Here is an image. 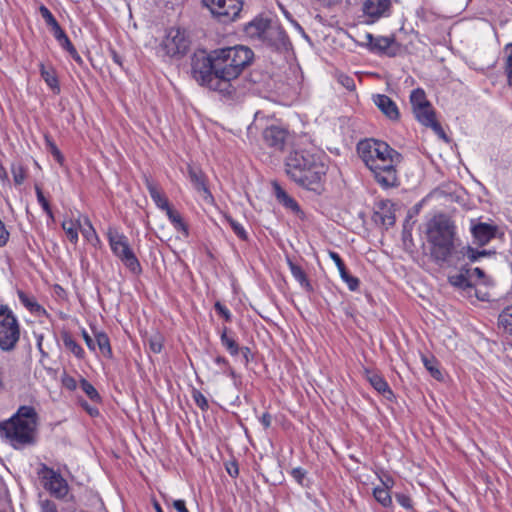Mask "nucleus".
Instances as JSON below:
<instances>
[{"label": "nucleus", "instance_id": "f257e3e1", "mask_svg": "<svg viewBox=\"0 0 512 512\" xmlns=\"http://www.w3.org/2000/svg\"><path fill=\"white\" fill-rule=\"evenodd\" d=\"M357 153L379 186L388 189L399 185L402 155L398 151L384 141L365 139L358 143Z\"/></svg>", "mask_w": 512, "mask_h": 512}, {"label": "nucleus", "instance_id": "f03ea898", "mask_svg": "<svg viewBox=\"0 0 512 512\" xmlns=\"http://www.w3.org/2000/svg\"><path fill=\"white\" fill-rule=\"evenodd\" d=\"M253 57V51L243 45L215 49L213 61L218 78L212 82L215 91L225 96L233 95L239 76L251 64Z\"/></svg>", "mask_w": 512, "mask_h": 512}, {"label": "nucleus", "instance_id": "7ed1b4c3", "mask_svg": "<svg viewBox=\"0 0 512 512\" xmlns=\"http://www.w3.org/2000/svg\"><path fill=\"white\" fill-rule=\"evenodd\" d=\"M326 158L306 150L291 152L285 161L287 175L298 185L317 190L327 172Z\"/></svg>", "mask_w": 512, "mask_h": 512}, {"label": "nucleus", "instance_id": "20e7f679", "mask_svg": "<svg viewBox=\"0 0 512 512\" xmlns=\"http://www.w3.org/2000/svg\"><path fill=\"white\" fill-rule=\"evenodd\" d=\"M425 234L431 257L438 263L449 262L459 246L454 221L445 214L434 215L426 223Z\"/></svg>", "mask_w": 512, "mask_h": 512}, {"label": "nucleus", "instance_id": "39448f33", "mask_svg": "<svg viewBox=\"0 0 512 512\" xmlns=\"http://www.w3.org/2000/svg\"><path fill=\"white\" fill-rule=\"evenodd\" d=\"M37 413L33 407L22 406L9 420L0 424V431L15 448L34 441Z\"/></svg>", "mask_w": 512, "mask_h": 512}, {"label": "nucleus", "instance_id": "423d86ee", "mask_svg": "<svg viewBox=\"0 0 512 512\" xmlns=\"http://www.w3.org/2000/svg\"><path fill=\"white\" fill-rule=\"evenodd\" d=\"M190 45L191 39L185 29L171 27L161 39L157 53L163 58L180 59L188 53Z\"/></svg>", "mask_w": 512, "mask_h": 512}, {"label": "nucleus", "instance_id": "0eeeda50", "mask_svg": "<svg viewBox=\"0 0 512 512\" xmlns=\"http://www.w3.org/2000/svg\"><path fill=\"white\" fill-rule=\"evenodd\" d=\"M107 239L112 253L123 263V265L133 274L138 275L142 268L138 258L133 252L126 235L119 232L114 227H109Z\"/></svg>", "mask_w": 512, "mask_h": 512}, {"label": "nucleus", "instance_id": "6e6552de", "mask_svg": "<svg viewBox=\"0 0 512 512\" xmlns=\"http://www.w3.org/2000/svg\"><path fill=\"white\" fill-rule=\"evenodd\" d=\"M20 339V326L11 310L0 306V349L13 350Z\"/></svg>", "mask_w": 512, "mask_h": 512}, {"label": "nucleus", "instance_id": "1a4fd4ad", "mask_svg": "<svg viewBox=\"0 0 512 512\" xmlns=\"http://www.w3.org/2000/svg\"><path fill=\"white\" fill-rule=\"evenodd\" d=\"M213 58L214 50L211 51L208 55H195L192 61V72L198 83L206 86L210 90L215 91V87L212 86V82L214 83L213 80L215 78L218 80V78L215 74Z\"/></svg>", "mask_w": 512, "mask_h": 512}, {"label": "nucleus", "instance_id": "9d476101", "mask_svg": "<svg viewBox=\"0 0 512 512\" xmlns=\"http://www.w3.org/2000/svg\"><path fill=\"white\" fill-rule=\"evenodd\" d=\"M203 3L223 22L234 21L243 8V0H203Z\"/></svg>", "mask_w": 512, "mask_h": 512}, {"label": "nucleus", "instance_id": "9b49d317", "mask_svg": "<svg viewBox=\"0 0 512 512\" xmlns=\"http://www.w3.org/2000/svg\"><path fill=\"white\" fill-rule=\"evenodd\" d=\"M44 488L56 498L62 499L67 496L69 486L67 481L55 470L43 466L39 472Z\"/></svg>", "mask_w": 512, "mask_h": 512}, {"label": "nucleus", "instance_id": "f8f14e48", "mask_svg": "<svg viewBox=\"0 0 512 512\" xmlns=\"http://www.w3.org/2000/svg\"><path fill=\"white\" fill-rule=\"evenodd\" d=\"M246 34L251 38L261 39L263 41H271V37L277 35L283 36V32L278 28L269 25L263 20H255L249 23L245 29Z\"/></svg>", "mask_w": 512, "mask_h": 512}, {"label": "nucleus", "instance_id": "ddd939ff", "mask_svg": "<svg viewBox=\"0 0 512 512\" xmlns=\"http://www.w3.org/2000/svg\"><path fill=\"white\" fill-rule=\"evenodd\" d=\"M288 137V131L278 125L268 126L262 133L264 143L275 151L284 149Z\"/></svg>", "mask_w": 512, "mask_h": 512}, {"label": "nucleus", "instance_id": "4468645a", "mask_svg": "<svg viewBox=\"0 0 512 512\" xmlns=\"http://www.w3.org/2000/svg\"><path fill=\"white\" fill-rule=\"evenodd\" d=\"M188 177L201 198L207 203H212L213 196L207 187L206 177L203 171L200 168L189 165Z\"/></svg>", "mask_w": 512, "mask_h": 512}, {"label": "nucleus", "instance_id": "2eb2a0df", "mask_svg": "<svg viewBox=\"0 0 512 512\" xmlns=\"http://www.w3.org/2000/svg\"><path fill=\"white\" fill-rule=\"evenodd\" d=\"M471 233L473 235L474 242L477 245L484 246L495 238L497 226L481 222L471 227Z\"/></svg>", "mask_w": 512, "mask_h": 512}, {"label": "nucleus", "instance_id": "dca6fc26", "mask_svg": "<svg viewBox=\"0 0 512 512\" xmlns=\"http://www.w3.org/2000/svg\"><path fill=\"white\" fill-rule=\"evenodd\" d=\"M373 102L378 109L390 120L396 121L400 117L396 103L387 95L377 94L373 96Z\"/></svg>", "mask_w": 512, "mask_h": 512}, {"label": "nucleus", "instance_id": "f3484780", "mask_svg": "<svg viewBox=\"0 0 512 512\" xmlns=\"http://www.w3.org/2000/svg\"><path fill=\"white\" fill-rule=\"evenodd\" d=\"M391 7V0H366L363 5L364 14L373 21L386 16Z\"/></svg>", "mask_w": 512, "mask_h": 512}, {"label": "nucleus", "instance_id": "a211bd4d", "mask_svg": "<svg viewBox=\"0 0 512 512\" xmlns=\"http://www.w3.org/2000/svg\"><path fill=\"white\" fill-rule=\"evenodd\" d=\"M146 187L148 189L150 197L152 198V200L159 209L165 212H167L168 209H171L167 197L154 182L150 181L149 179H146Z\"/></svg>", "mask_w": 512, "mask_h": 512}, {"label": "nucleus", "instance_id": "6ab92c4d", "mask_svg": "<svg viewBox=\"0 0 512 512\" xmlns=\"http://www.w3.org/2000/svg\"><path fill=\"white\" fill-rule=\"evenodd\" d=\"M365 376L367 381L376 391L384 395L386 393L392 395V391L390 390L388 383L380 374L369 369H365Z\"/></svg>", "mask_w": 512, "mask_h": 512}, {"label": "nucleus", "instance_id": "aec40b11", "mask_svg": "<svg viewBox=\"0 0 512 512\" xmlns=\"http://www.w3.org/2000/svg\"><path fill=\"white\" fill-rule=\"evenodd\" d=\"M18 298L20 303L35 315L41 316L45 314V309L38 304L34 296L28 295L23 291H18Z\"/></svg>", "mask_w": 512, "mask_h": 512}, {"label": "nucleus", "instance_id": "412c9836", "mask_svg": "<svg viewBox=\"0 0 512 512\" xmlns=\"http://www.w3.org/2000/svg\"><path fill=\"white\" fill-rule=\"evenodd\" d=\"M166 215L168 217V219L170 220L171 224L173 225L174 229L181 233L182 236L184 237H188V226L187 224L184 222L181 214L174 210L173 208L171 209H168V211L166 212Z\"/></svg>", "mask_w": 512, "mask_h": 512}, {"label": "nucleus", "instance_id": "4be33fe9", "mask_svg": "<svg viewBox=\"0 0 512 512\" xmlns=\"http://www.w3.org/2000/svg\"><path fill=\"white\" fill-rule=\"evenodd\" d=\"M416 119L423 125L427 126L431 123L435 118V113L430 102L421 106L419 109L413 111Z\"/></svg>", "mask_w": 512, "mask_h": 512}, {"label": "nucleus", "instance_id": "5701e85b", "mask_svg": "<svg viewBox=\"0 0 512 512\" xmlns=\"http://www.w3.org/2000/svg\"><path fill=\"white\" fill-rule=\"evenodd\" d=\"M40 73H41V77L43 78L45 83L53 91H56V92L60 91L58 78H57V75L53 68H46L45 65L41 63L40 64Z\"/></svg>", "mask_w": 512, "mask_h": 512}, {"label": "nucleus", "instance_id": "b1692460", "mask_svg": "<svg viewBox=\"0 0 512 512\" xmlns=\"http://www.w3.org/2000/svg\"><path fill=\"white\" fill-rule=\"evenodd\" d=\"M79 230L83 237L93 246H97L100 243V239L88 218H84V223L80 224Z\"/></svg>", "mask_w": 512, "mask_h": 512}, {"label": "nucleus", "instance_id": "393cba45", "mask_svg": "<svg viewBox=\"0 0 512 512\" xmlns=\"http://www.w3.org/2000/svg\"><path fill=\"white\" fill-rule=\"evenodd\" d=\"M288 266H289L291 274L295 278V280L298 281L299 284L302 287H304L306 290H308V291L311 290V285H310L303 269L290 260L288 261Z\"/></svg>", "mask_w": 512, "mask_h": 512}, {"label": "nucleus", "instance_id": "a878e982", "mask_svg": "<svg viewBox=\"0 0 512 512\" xmlns=\"http://www.w3.org/2000/svg\"><path fill=\"white\" fill-rule=\"evenodd\" d=\"M80 220H64L62 223V228L65 231L68 239L71 243L76 244L78 241V230L80 228Z\"/></svg>", "mask_w": 512, "mask_h": 512}, {"label": "nucleus", "instance_id": "bb28decb", "mask_svg": "<svg viewBox=\"0 0 512 512\" xmlns=\"http://www.w3.org/2000/svg\"><path fill=\"white\" fill-rule=\"evenodd\" d=\"M273 187H274V192H275V195H276V198L278 199L279 202H281L284 206H286L287 208H290L292 210H298V204L296 203V201L291 198L281 187L279 184L277 183H274L273 184Z\"/></svg>", "mask_w": 512, "mask_h": 512}, {"label": "nucleus", "instance_id": "cd10ccee", "mask_svg": "<svg viewBox=\"0 0 512 512\" xmlns=\"http://www.w3.org/2000/svg\"><path fill=\"white\" fill-rule=\"evenodd\" d=\"M375 499L384 507H389L392 504V498L388 491L387 483H383V486L375 487L373 490Z\"/></svg>", "mask_w": 512, "mask_h": 512}, {"label": "nucleus", "instance_id": "c85d7f7f", "mask_svg": "<svg viewBox=\"0 0 512 512\" xmlns=\"http://www.w3.org/2000/svg\"><path fill=\"white\" fill-rule=\"evenodd\" d=\"M221 344L226 348V350L232 356L238 355L240 352V347L235 339L228 335L227 328H224L220 335Z\"/></svg>", "mask_w": 512, "mask_h": 512}, {"label": "nucleus", "instance_id": "c756f323", "mask_svg": "<svg viewBox=\"0 0 512 512\" xmlns=\"http://www.w3.org/2000/svg\"><path fill=\"white\" fill-rule=\"evenodd\" d=\"M469 271L467 270L465 273L464 272H459L457 274H454V275H450L449 276V283L455 287H458V288H461V289H466V288H470L472 286L469 278L471 277V275H468Z\"/></svg>", "mask_w": 512, "mask_h": 512}, {"label": "nucleus", "instance_id": "7c9ffc66", "mask_svg": "<svg viewBox=\"0 0 512 512\" xmlns=\"http://www.w3.org/2000/svg\"><path fill=\"white\" fill-rule=\"evenodd\" d=\"M499 327L509 334H512V305L507 306L499 315Z\"/></svg>", "mask_w": 512, "mask_h": 512}, {"label": "nucleus", "instance_id": "2f4dec72", "mask_svg": "<svg viewBox=\"0 0 512 512\" xmlns=\"http://www.w3.org/2000/svg\"><path fill=\"white\" fill-rule=\"evenodd\" d=\"M429 101L426 98V94L423 89L417 88L413 90L410 94V103L413 111L419 109L421 106L425 105Z\"/></svg>", "mask_w": 512, "mask_h": 512}, {"label": "nucleus", "instance_id": "473e14b6", "mask_svg": "<svg viewBox=\"0 0 512 512\" xmlns=\"http://www.w3.org/2000/svg\"><path fill=\"white\" fill-rule=\"evenodd\" d=\"M505 53L504 72L507 77V84L512 86V43L506 45Z\"/></svg>", "mask_w": 512, "mask_h": 512}, {"label": "nucleus", "instance_id": "72a5a7b5", "mask_svg": "<svg viewBox=\"0 0 512 512\" xmlns=\"http://www.w3.org/2000/svg\"><path fill=\"white\" fill-rule=\"evenodd\" d=\"M422 362L425 368L430 372L432 377H434L437 380H441L443 378L442 372L439 370L437 366V361L434 358L422 356Z\"/></svg>", "mask_w": 512, "mask_h": 512}, {"label": "nucleus", "instance_id": "f704fd0d", "mask_svg": "<svg viewBox=\"0 0 512 512\" xmlns=\"http://www.w3.org/2000/svg\"><path fill=\"white\" fill-rule=\"evenodd\" d=\"M95 345L98 346L99 350L105 354L109 355L111 353L109 338L104 333H96L95 334Z\"/></svg>", "mask_w": 512, "mask_h": 512}, {"label": "nucleus", "instance_id": "c9c22d12", "mask_svg": "<svg viewBox=\"0 0 512 512\" xmlns=\"http://www.w3.org/2000/svg\"><path fill=\"white\" fill-rule=\"evenodd\" d=\"M80 387L83 390V392L92 400V401H99L100 395L97 392V390L94 388V386L89 383L85 379H81L80 381Z\"/></svg>", "mask_w": 512, "mask_h": 512}, {"label": "nucleus", "instance_id": "e433bc0d", "mask_svg": "<svg viewBox=\"0 0 512 512\" xmlns=\"http://www.w3.org/2000/svg\"><path fill=\"white\" fill-rule=\"evenodd\" d=\"M64 345L65 347L71 351L76 357L82 358L84 355V350L82 347L71 337H65L64 338Z\"/></svg>", "mask_w": 512, "mask_h": 512}, {"label": "nucleus", "instance_id": "4c0bfd02", "mask_svg": "<svg viewBox=\"0 0 512 512\" xmlns=\"http://www.w3.org/2000/svg\"><path fill=\"white\" fill-rule=\"evenodd\" d=\"M393 44V39L389 37H377L374 39L372 46L374 49L385 52Z\"/></svg>", "mask_w": 512, "mask_h": 512}, {"label": "nucleus", "instance_id": "58836bf2", "mask_svg": "<svg viewBox=\"0 0 512 512\" xmlns=\"http://www.w3.org/2000/svg\"><path fill=\"white\" fill-rule=\"evenodd\" d=\"M149 347L154 353H160L163 347V337L156 333L148 339Z\"/></svg>", "mask_w": 512, "mask_h": 512}, {"label": "nucleus", "instance_id": "ea45409f", "mask_svg": "<svg viewBox=\"0 0 512 512\" xmlns=\"http://www.w3.org/2000/svg\"><path fill=\"white\" fill-rule=\"evenodd\" d=\"M227 221L229 222L231 228L233 229L234 233L242 240H246L248 238L247 232L245 231L244 227L232 219L231 217H226Z\"/></svg>", "mask_w": 512, "mask_h": 512}, {"label": "nucleus", "instance_id": "a19ab883", "mask_svg": "<svg viewBox=\"0 0 512 512\" xmlns=\"http://www.w3.org/2000/svg\"><path fill=\"white\" fill-rule=\"evenodd\" d=\"M35 190H36V195H37V200L39 202V204L41 205V207L43 208V210L46 212V214L49 216V217H53V214H52V211H51V208H50V205H49V202L47 201V199L44 197L43 195V192L42 190L36 186L35 187Z\"/></svg>", "mask_w": 512, "mask_h": 512}, {"label": "nucleus", "instance_id": "79ce46f5", "mask_svg": "<svg viewBox=\"0 0 512 512\" xmlns=\"http://www.w3.org/2000/svg\"><path fill=\"white\" fill-rule=\"evenodd\" d=\"M39 12L48 26H56V23L58 22L46 6L41 5L39 8Z\"/></svg>", "mask_w": 512, "mask_h": 512}, {"label": "nucleus", "instance_id": "37998d69", "mask_svg": "<svg viewBox=\"0 0 512 512\" xmlns=\"http://www.w3.org/2000/svg\"><path fill=\"white\" fill-rule=\"evenodd\" d=\"M12 174H13L14 182L17 185H21L26 178V173L20 165L12 166Z\"/></svg>", "mask_w": 512, "mask_h": 512}, {"label": "nucleus", "instance_id": "c03bdc74", "mask_svg": "<svg viewBox=\"0 0 512 512\" xmlns=\"http://www.w3.org/2000/svg\"><path fill=\"white\" fill-rule=\"evenodd\" d=\"M11 365L9 362L0 364V389L5 387V380L10 376Z\"/></svg>", "mask_w": 512, "mask_h": 512}, {"label": "nucleus", "instance_id": "a18cd8bd", "mask_svg": "<svg viewBox=\"0 0 512 512\" xmlns=\"http://www.w3.org/2000/svg\"><path fill=\"white\" fill-rule=\"evenodd\" d=\"M192 397L200 409L206 410L208 408V401L200 391L194 390Z\"/></svg>", "mask_w": 512, "mask_h": 512}, {"label": "nucleus", "instance_id": "49530a36", "mask_svg": "<svg viewBox=\"0 0 512 512\" xmlns=\"http://www.w3.org/2000/svg\"><path fill=\"white\" fill-rule=\"evenodd\" d=\"M342 280L347 284L351 291H356L359 288V279L357 277L351 276L349 273L345 275Z\"/></svg>", "mask_w": 512, "mask_h": 512}, {"label": "nucleus", "instance_id": "de8ad7c7", "mask_svg": "<svg viewBox=\"0 0 512 512\" xmlns=\"http://www.w3.org/2000/svg\"><path fill=\"white\" fill-rule=\"evenodd\" d=\"M62 384L68 390H75L77 388V381L70 375L64 374L62 376Z\"/></svg>", "mask_w": 512, "mask_h": 512}, {"label": "nucleus", "instance_id": "09e8293b", "mask_svg": "<svg viewBox=\"0 0 512 512\" xmlns=\"http://www.w3.org/2000/svg\"><path fill=\"white\" fill-rule=\"evenodd\" d=\"M339 83L344 86L346 89L352 91L355 89V83H354V80L352 78H350L349 76H346V75H340L339 78Z\"/></svg>", "mask_w": 512, "mask_h": 512}, {"label": "nucleus", "instance_id": "8fccbe9b", "mask_svg": "<svg viewBox=\"0 0 512 512\" xmlns=\"http://www.w3.org/2000/svg\"><path fill=\"white\" fill-rule=\"evenodd\" d=\"M291 475L300 485H304V479H305V475H306L305 470H303L302 468H299V467L294 468L291 471Z\"/></svg>", "mask_w": 512, "mask_h": 512}, {"label": "nucleus", "instance_id": "3c124183", "mask_svg": "<svg viewBox=\"0 0 512 512\" xmlns=\"http://www.w3.org/2000/svg\"><path fill=\"white\" fill-rule=\"evenodd\" d=\"M59 44L68 52H70V54L75 55L77 60L80 59V57L77 55L76 49L74 48V46L72 45L71 41L67 36L63 40H61Z\"/></svg>", "mask_w": 512, "mask_h": 512}, {"label": "nucleus", "instance_id": "603ef678", "mask_svg": "<svg viewBox=\"0 0 512 512\" xmlns=\"http://www.w3.org/2000/svg\"><path fill=\"white\" fill-rule=\"evenodd\" d=\"M464 252L471 262H475L479 259L478 250H475L474 248H471L469 246L462 247L461 253H464Z\"/></svg>", "mask_w": 512, "mask_h": 512}, {"label": "nucleus", "instance_id": "864d4df0", "mask_svg": "<svg viewBox=\"0 0 512 512\" xmlns=\"http://www.w3.org/2000/svg\"><path fill=\"white\" fill-rule=\"evenodd\" d=\"M215 309L221 316L225 318L226 321H230L231 313L224 305H222L220 302H217L215 304Z\"/></svg>", "mask_w": 512, "mask_h": 512}, {"label": "nucleus", "instance_id": "5fc2aeb1", "mask_svg": "<svg viewBox=\"0 0 512 512\" xmlns=\"http://www.w3.org/2000/svg\"><path fill=\"white\" fill-rule=\"evenodd\" d=\"M427 127H431L433 129V131L439 135L441 138L445 139L446 136H445V133L441 127V125L437 122L436 119H434L431 123H429L427 125Z\"/></svg>", "mask_w": 512, "mask_h": 512}, {"label": "nucleus", "instance_id": "6e6d98bb", "mask_svg": "<svg viewBox=\"0 0 512 512\" xmlns=\"http://www.w3.org/2000/svg\"><path fill=\"white\" fill-rule=\"evenodd\" d=\"M51 28H52L54 37L56 38V40L58 42H60L67 36L65 34V32L62 30V28L60 27L59 23H56V26H51Z\"/></svg>", "mask_w": 512, "mask_h": 512}, {"label": "nucleus", "instance_id": "4d7b16f0", "mask_svg": "<svg viewBox=\"0 0 512 512\" xmlns=\"http://www.w3.org/2000/svg\"><path fill=\"white\" fill-rule=\"evenodd\" d=\"M8 237H9V233L7 232L4 224L0 220V246H3L6 244Z\"/></svg>", "mask_w": 512, "mask_h": 512}, {"label": "nucleus", "instance_id": "13d9d810", "mask_svg": "<svg viewBox=\"0 0 512 512\" xmlns=\"http://www.w3.org/2000/svg\"><path fill=\"white\" fill-rule=\"evenodd\" d=\"M226 470L231 477H236L239 473L238 465L235 462L228 464Z\"/></svg>", "mask_w": 512, "mask_h": 512}, {"label": "nucleus", "instance_id": "bf43d9fd", "mask_svg": "<svg viewBox=\"0 0 512 512\" xmlns=\"http://www.w3.org/2000/svg\"><path fill=\"white\" fill-rule=\"evenodd\" d=\"M82 335L88 348L95 350V340L85 330L83 331Z\"/></svg>", "mask_w": 512, "mask_h": 512}, {"label": "nucleus", "instance_id": "052dcab7", "mask_svg": "<svg viewBox=\"0 0 512 512\" xmlns=\"http://www.w3.org/2000/svg\"><path fill=\"white\" fill-rule=\"evenodd\" d=\"M42 512H57L56 505L51 501H44L42 503Z\"/></svg>", "mask_w": 512, "mask_h": 512}, {"label": "nucleus", "instance_id": "680f3d73", "mask_svg": "<svg viewBox=\"0 0 512 512\" xmlns=\"http://www.w3.org/2000/svg\"><path fill=\"white\" fill-rule=\"evenodd\" d=\"M397 501L402 507L411 508V500L409 497H407L405 495H398Z\"/></svg>", "mask_w": 512, "mask_h": 512}, {"label": "nucleus", "instance_id": "e2e57ef3", "mask_svg": "<svg viewBox=\"0 0 512 512\" xmlns=\"http://www.w3.org/2000/svg\"><path fill=\"white\" fill-rule=\"evenodd\" d=\"M173 507L178 511V512H189L188 509L186 508V505H185V501L184 500H175L173 502Z\"/></svg>", "mask_w": 512, "mask_h": 512}, {"label": "nucleus", "instance_id": "0e129e2a", "mask_svg": "<svg viewBox=\"0 0 512 512\" xmlns=\"http://www.w3.org/2000/svg\"><path fill=\"white\" fill-rule=\"evenodd\" d=\"M260 422L263 425L264 428H269L272 422V417L269 413H264L260 417Z\"/></svg>", "mask_w": 512, "mask_h": 512}, {"label": "nucleus", "instance_id": "69168bd1", "mask_svg": "<svg viewBox=\"0 0 512 512\" xmlns=\"http://www.w3.org/2000/svg\"><path fill=\"white\" fill-rule=\"evenodd\" d=\"M215 363L221 367L222 372H223V369H226L229 366L228 360L222 356H217L215 358Z\"/></svg>", "mask_w": 512, "mask_h": 512}, {"label": "nucleus", "instance_id": "338daca9", "mask_svg": "<svg viewBox=\"0 0 512 512\" xmlns=\"http://www.w3.org/2000/svg\"><path fill=\"white\" fill-rule=\"evenodd\" d=\"M328 254H329V257L333 260V262L335 263V265L337 267L341 266L344 263L338 253H336L334 251H329Z\"/></svg>", "mask_w": 512, "mask_h": 512}, {"label": "nucleus", "instance_id": "774afa93", "mask_svg": "<svg viewBox=\"0 0 512 512\" xmlns=\"http://www.w3.org/2000/svg\"><path fill=\"white\" fill-rule=\"evenodd\" d=\"M83 407L86 409V411H87L91 416H96V415H98V413H99L98 409H96V408H94V407L89 406L87 403H83Z\"/></svg>", "mask_w": 512, "mask_h": 512}]
</instances>
